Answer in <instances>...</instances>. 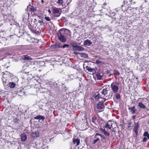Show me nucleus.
<instances>
[{"mask_svg":"<svg viewBox=\"0 0 149 149\" xmlns=\"http://www.w3.org/2000/svg\"><path fill=\"white\" fill-rule=\"evenodd\" d=\"M102 97L101 96V94L100 93H97V94H95V99L97 100L100 98L102 99Z\"/></svg>","mask_w":149,"mask_h":149,"instance_id":"obj_19","label":"nucleus"},{"mask_svg":"<svg viewBox=\"0 0 149 149\" xmlns=\"http://www.w3.org/2000/svg\"><path fill=\"white\" fill-rule=\"evenodd\" d=\"M21 140L22 141H25L27 138L26 136L24 134H22L21 135Z\"/></svg>","mask_w":149,"mask_h":149,"instance_id":"obj_18","label":"nucleus"},{"mask_svg":"<svg viewBox=\"0 0 149 149\" xmlns=\"http://www.w3.org/2000/svg\"><path fill=\"white\" fill-rule=\"evenodd\" d=\"M29 15L27 13H25L23 18V20L24 22H26L29 19Z\"/></svg>","mask_w":149,"mask_h":149,"instance_id":"obj_17","label":"nucleus"},{"mask_svg":"<svg viewBox=\"0 0 149 149\" xmlns=\"http://www.w3.org/2000/svg\"><path fill=\"white\" fill-rule=\"evenodd\" d=\"M24 60H31L32 59L30 56L26 55L24 56Z\"/></svg>","mask_w":149,"mask_h":149,"instance_id":"obj_23","label":"nucleus"},{"mask_svg":"<svg viewBox=\"0 0 149 149\" xmlns=\"http://www.w3.org/2000/svg\"><path fill=\"white\" fill-rule=\"evenodd\" d=\"M135 126L134 129V131L136 133V134L138 133V130L139 125L138 123H135Z\"/></svg>","mask_w":149,"mask_h":149,"instance_id":"obj_14","label":"nucleus"},{"mask_svg":"<svg viewBox=\"0 0 149 149\" xmlns=\"http://www.w3.org/2000/svg\"><path fill=\"white\" fill-rule=\"evenodd\" d=\"M107 91V89H104L100 93L101 94V96L104 100V102L105 101V100H107L111 98L113 94L112 93H111V94H109V95H108Z\"/></svg>","mask_w":149,"mask_h":149,"instance_id":"obj_2","label":"nucleus"},{"mask_svg":"<svg viewBox=\"0 0 149 149\" xmlns=\"http://www.w3.org/2000/svg\"><path fill=\"white\" fill-rule=\"evenodd\" d=\"M66 77L67 79L68 80H70L71 79L70 76V75H67L66 76Z\"/></svg>","mask_w":149,"mask_h":149,"instance_id":"obj_36","label":"nucleus"},{"mask_svg":"<svg viewBox=\"0 0 149 149\" xmlns=\"http://www.w3.org/2000/svg\"><path fill=\"white\" fill-rule=\"evenodd\" d=\"M115 96L117 99H120V95L118 93H116L115 95Z\"/></svg>","mask_w":149,"mask_h":149,"instance_id":"obj_29","label":"nucleus"},{"mask_svg":"<svg viewBox=\"0 0 149 149\" xmlns=\"http://www.w3.org/2000/svg\"><path fill=\"white\" fill-rule=\"evenodd\" d=\"M101 137H102L104 139H106L105 137L104 136L102 135H101Z\"/></svg>","mask_w":149,"mask_h":149,"instance_id":"obj_41","label":"nucleus"},{"mask_svg":"<svg viewBox=\"0 0 149 149\" xmlns=\"http://www.w3.org/2000/svg\"><path fill=\"white\" fill-rule=\"evenodd\" d=\"M114 74L115 75H118L120 74V73L118 71L115 70L114 71Z\"/></svg>","mask_w":149,"mask_h":149,"instance_id":"obj_27","label":"nucleus"},{"mask_svg":"<svg viewBox=\"0 0 149 149\" xmlns=\"http://www.w3.org/2000/svg\"><path fill=\"white\" fill-rule=\"evenodd\" d=\"M79 54L81 57H84L85 58H86L88 56V54L85 53H80Z\"/></svg>","mask_w":149,"mask_h":149,"instance_id":"obj_22","label":"nucleus"},{"mask_svg":"<svg viewBox=\"0 0 149 149\" xmlns=\"http://www.w3.org/2000/svg\"><path fill=\"white\" fill-rule=\"evenodd\" d=\"M15 86V84L13 82H10L8 84V86L10 87L11 88H14Z\"/></svg>","mask_w":149,"mask_h":149,"instance_id":"obj_21","label":"nucleus"},{"mask_svg":"<svg viewBox=\"0 0 149 149\" xmlns=\"http://www.w3.org/2000/svg\"><path fill=\"white\" fill-rule=\"evenodd\" d=\"M72 46L73 47L74 49L78 51H84V48L83 47L78 45H72Z\"/></svg>","mask_w":149,"mask_h":149,"instance_id":"obj_10","label":"nucleus"},{"mask_svg":"<svg viewBox=\"0 0 149 149\" xmlns=\"http://www.w3.org/2000/svg\"><path fill=\"white\" fill-rule=\"evenodd\" d=\"M74 54H75V55H77V54H79L80 53H77V52H74Z\"/></svg>","mask_w":149,"mask_h":149,"instance_id":"obj_43","label":"nucleus"},{"mask_svg":"<svg viewBox=\"0 0 149 149\" xmlns=\"http://www.w3.org/2000/svg\"><path fill=\"white\" fill-rule=\"evenodd\" d=\"M69 46V45L68 44H65L63 45L62 46V48H63L67 47V48H68Z\"/></svg>","mask_w":149,"mask_h":149,"instance_id":"obj_31","label":"nucleus"},{"mask_svg":"<svg viewBox=\"0 0 149 149\" xmlns=\"http://www.w3.org/2000/svg\"><path fill=\"white\" fill-rule=\"evenodd\" d=\"M116 124L115 122H112L111 121H108L105 126L106 128H109L111 129V128L114 129L116 127Z\"/></svg>","mask_w":149,"mask_h":149,"instance_id":"obj_3","label":"nucleus"},{"mask_svg":"<svg viewBox=\"0 0 149 149\" xmlns=\"http://www.w3.org/2000/svg\"><path fill=\"white\" fill-rule=\"evenodd\" d=\"M100 130L101 132H102L103 133H104L105 131V129H103L102 128H100Z\"/></svg>","mask_w":149,"mask_h":149,"instance_id":"obj_35","label":"nucleus"},{"mask_svg":"<svg viewBox=\"0 0 149 149\" xmlns=\"http://www.w3.org/2000/svg\"><path fill=\"white\" fill-rule=\"evenodd\" d=\"M119 84L117 82L113 83L111 85L112 90L114 93H116L118 90Z\"/></svg>","mask_w":149,"mask_h":149,"instance_id":"obj_4","label":"nucleus"},{"mask_svg":"<svg viewBox=\"0 0 149 149\" xmlns=\"http://www.w3.org/2000/svg\"><path fill=\"white\" fill-rule=\"evenodd\" d=\"M138 106L140 107V108H145V106L142 103H139L138 105Z\"/></svg>","mask_w":149,"mask_h":149,"instance_id":"obj_26","label":"nucleus"},{"mask_svg":"<svg viewBox=\"0 0 149 149\" xmlns=\"http://www.w3.org/2000/svg\"><path fill=\"white\" fill-rule=\"evenodd\" d=\"M104 134L105 135L107 136H109L110 134L109 133V132H106V131H105Z\"/></svg>","mask_w":149,"mask_h":149,"instance_id":"obj_34","label":"nucleus"},{"mask_svg":"<svg viewBox=\"0 0 149 149\" xmlns=\"http://www.w3.org/2000/svg\"><path fill=\"white\" fill-rule=\"evenodd\" d=\"M45 19L47 21H50L51 20V19L48 16L45 17Z\"/></svg>","mask_w":149,"mask_h":149,"instance_id":"obj_30","label":"nucleus"},{"mask_svg":"<svg viewBox=\"0 0 149 149\" xmlns=\"http://www.w3.org/2000/svg\"><path fill=\"white\" fill-rule=\"evenodd\" d=\"M128 125H131V123H130H130H128Z\"/></svg>","mask_w":149,"mask_h":149,"instance_id":"obj_47","label":"nucleus"},{"mask_svg":"<svg viewBox=\"0 0 149 149\" xmlns=\"http://www.w3.org/2000/svg\"><path fill=\"white\" fill-rule=\"evenodd\" d=\"M68 0H58L57 3L59 6L62 5L63 6H65L66 4H68L67 3Z\"/></svg>","mask_w":149,"mask_h":149,"instance_id":"obj_8","label":"nucleus"},{"mask_svg":"<svg viewBox=\"0 0 149 149\" xmlns=\"http://www.w3.org/2000/svg\"><path fill=\"white\" fill-rule=\"evenodd\" d=\"M7 75L6 74H4L3 75V77L2 78V81L4 85H7V83H8V81L7 79Z\"/></svg>","mask_w":149,"mask_h":149,"instance_id":"obj_7","label":"nucleus"},{"mask_svg":"<svg viewBox=\"0 0 149 149\" xmlns=\"http://www.w3.org/2000/svg\"><path fill=\"white\" fill-rule=\"evenodd\" d=\"M99 140V138H97L96 139L94 140L93 143V144H95L97 141Z\"/></svg>","mask_w":149,"mask_h":149,"instance_id":"obj_32","label":"nucleus"},{"mask_svg":"<svg viewBox=\"0 0 149 149\" xmlns=\"http://www.w3.org/2000/svg\"><path fill=\"white\" fill-rule=\"evenodd\" d=\"M98 135L100 136H101V135H101L98 133H96L95 136V138H97V137H96V136H98Z\"/></svg>","mask_w":149,"mask_h":149,"instance_id":"obj_38","label":"nucleus"},{"mask_svg":"<svg viewBox=\"0 0 149 149\" xmlns=\"http://www.w3.org/2000/svg\"><path fill=\"white\" fill-rule=\"evenodd\" d=\"M148 106H149V104H148Z\"/></svg>","mask_w":149,"mask_h":149,"instance_id":"obj_51","label":"nucleus"},{"mask_svg":"<svg viewBox=\"0 0 149 149\" xmlns=\"http://www.w3.org/2000/svg\"><path fill=\"white\" fill-rule=\"evenodd\" d=\"M143 136H144L147 137L149 139V134L147 132H145Z\"/></svg>","mask_w":149,"mask_h":149,"instance_id":"obj_25","label":"nucleus"},{"mask_svg":"<svg viewBox=\"0 0 149 149\" xmlns=\"http://www.w3.org/2000/svg\"><path fill=\"white\" fill-rule=\"evenodd\" d=\"M34 118L35 119H38L39 120H44L45 119V117L44 116L40 115H38L35 117Z\"/></svg>","mask_w":149,"mask_h":149,"instance_id":"obj_20","label":"nucleus"},{"mask_svg":"<svg viewBox=\"0 0 149 149\" xmlns=\"http://www.w3.org/2000/svg\"><path fill=\"white\" fill-rule=\"evenodd\" d=\"M37 40H36L34 38H31V40H30V42L31 43L36 42H37Z\"/></svg>","mask_w":149,"mask_h":149,"instance_id":"obj_24","label":"nucleus"},{"mask_svg":"<svg viewBox=\"0 0 149 149\" xmlns=\"http://www.w3.org/2000/svg\"><path fill=\"white\" fill-rule=\"evenodd\" d=\"M63 34H61L60 31H59L58 38L62 42H64L66 41V38Z\"/></svg>","mask_w":149,"mask_h":149,"instance_id":"obj_6","label":"nucleus"},{"mask_svg":"<svg viewBox=\"0 0 149 149\" xmlns=\"http://www.w3.org/2000/svg\"><path fill=\"white\" fill-rule=\"evenodd\" d=\"M97 76L98 79H101L103 78L102 76L100 75V74H97Z\"/></svg>","mask_w":149,"mask_h":149,"instance_id":"obj_28","label":"nucleus"},{"mask_svg":"<svg viewBox=\"0 0 149 149\" xmlns=\"http://www.w3.org/2000/svg\"><path fill=\"white\" fill-rule=\"evenodd\" d=\"M129 110H130V112L132 114H134L136 113V109L135 107L134 106L132 107H129L128 108Z\"/></svg>","mask_w":149,"mask_h":149,"instance_id":"obj_13","label":"nucleus"},{"mask_svg":"<svg viewBox=\"0 0 149 149\" xmlns=\"http://www.w3.org/2000/svg\"><path fill=\"white\" fill-rule=\"evenodd\" d=\"M147 139L146 137H144L143 139V141L144 142H146L147 141Z\"/></svg>","mask_w":149,"mask_h":149,"instance_id":"obj_39","label":"nucleus"},{"mask_svg":"<svg viewBox=\"0 0 149 149\" xmlns=\"http://www.w3.org/2000/svg\"><path fill=\"white\" fill-rule=\"evenodd\" d=\"M86 69L87 70H88L90 72H92V69L91 68H89L88 67H86Z\"/></svg>","mask_w":149,"mask_h":149,"instance_id":"obj_37","label":"nucleus"},{"mask_svg":"<svg viewBox=\"0 0 149 149\" xmlns=\"http://www.w3.org/2000/svg\"><path fill=\"white\" fill-rule=\"evenodd\" d=\"M135 116H132V119H135Z\"/></svg>","mask_w":149,"mask_h":149,"instance_id":"obj_45","label":"nucleus"},{"mask_svg":"<svg viewBox=\"0 0 149 149\" xmlns=\"http://www.w3.org/2000/svg\"><path fill=\"white\" fill-rule=\"evenodd\" d=\"M92 121L93 123H94L95 122V119L93 117L92 118Z\"/></svg>","mask_w":149,"mask_h":149,"instance_id":"obj_40","label":"nucleus"},{"mask_svg":"<svg viewBox=\"0 0 149 149\" xmlns=\"http://www.w3.org/2000/svg\"><path fill=\"white\" fill-rule=\"evenodd\" d=\"M133 3H134V4H135V2H134Z\"/></svg>","mask_w":149,"mask_h":149,"instance_id":"obj_48","label":"nucleus"},{"mask_svg":"<svg viewBox=\"0 0 149 149\" xmlns=\"http://www.w3.org/2000/svg\"><path fill=\"white\" fill-rule=\"evenodd\" d=\"M92 42L91 40L87 39L84 42V45L85 46H89L92 44Z\"/></svg>","mask_w":149,"mask_h":149,"instance_id":"obj_12","label":"nucleus"},{"mask_svg":"<svg viewBox=\"0 0 149 149\" xmlns=\"http://www.w3.org/2000/svg\"><path fill=\"white\" fill-rule=\"evenodd\" d=\"M48 12L49 13H51V10L50 9H48Z\"/></svg>","mask_w":149,"mask_h":149,"instance_id":"obj_44","label":"nucleus"},{"mask_svg":"<svg viewBox=\"0 0 149 149\" xmlns=\"http://www.w3.org/2000/svg\"><path fill=\"white\" fill-rule=\"evenodd\" d=\"M29 28L33 31H37L38 29H39L38 25L40 24V22H37V20L36 19L34 21H31V22H29Z\"/></svg>","mask_w":149,"mask_h":149,"instance_id":"obj_1","label":"nucleus"},{"mask_svg":"<svg viewBox=\"0 0 149 149\" xmlns=\"http://www.w3.org/2000/svg\"><path fill=\"white\" fill-rule=\"evenodd\" d=\"M44 2V1L43 0H41V3H42Z\"/></svg>","mask_w":149,"mask_h":149,"instance_id":"obj_46","label":"nucleus"},{"mask_svg":"<svg viewBox=\"0 0 149 149\" xmlns=\"http://www.w3.org/2000/svg\"><path fill=\"white\" fill-rule=\"evenodd\" d=\"M53 84H54V82H53Z\"/></svg>","mask_w":149,"mask_h":149,"instance_id":"obj_50","label":"nucleus"},{"mask_svg":"<svg viewBox=\"0 0 149 149\" xmlns=\"http://www.w3.org/2000/svg\"><path fill=\"white\" fill-rule=\"evenodd\" d=\"M59 31H60L61 34H70V31L66 29H60Z\"/></svg>","mask_w":149,"mask_h":149,"instance_id":"obj_9","label":"nucleus"},{"mask_svg":"<svg viewBox=\"0 0 149 149\" xmlns=\"http://www.w3.org/2000/svg\"><path fill=\"white\" fill-rule=\"evenodd\" d=\"M62 46H61L60 44L58 43L56 44V47H57L58 48H62Z\"/></svg>","mask_w":149,"mask_h":149,"instance_id":"obj_33","label":"nucleus"},{"mask_svg":"<svg viewBox=\"0 0 149 149\" xmlns=\"http://www.w3.org/2000/svg\"><path fill=\"white\" fill-rule=\"evenodd\" d=\"M39 135V133L38 131H36L34 132H32L31 134V136L33 137H38Z\"/></svg>","mask_w":149,"mask_h":149,"instance_id":"obj_15","label":"nucleus"},{"mask_svg":"<svg viewBox=\"0 0 149 149\" xmlns=\"http://www.w3.org/2000/svg\"><path fill=\"white\" fill-rule=\"evenodd\" d=\"M2 59V58H0V60L1 59Z\"/></svg>","mask_w":149,"mask_h":149,"instance_id":"obj_49","label":"nucleus"},{"mask_svg":"<svg viewBox=\"0 0 149 149\" xmlns=\"http://www.w3.org/2000/svg\"><path fill=\"white\" fill-rule=\"evenodd\" d=\"M104 105L102 102H100L97 105V109L99 112L102 111L103 110Z\"/></svg>","mask_w":149,"mask_h":149,"instance_id":"obj_5","label":"nucleus"},{"mask_svg":"<svg viewBox=\"0 0 149 149\" xmlns=\"http://www.w3.org/2000/svg\"><path fill=\"white\" fill-rule=\"evenodd\" d=\"M96 62L97 63H98V64L99 63H100V62L98 60H97L96 61Z\"/></svg>","mask_w":149,"mask_h":149,"instance_id":"obj_42","label":"nucleus"},{"mask_svg":"<svg viewBox=\"0 0 149 149\" xmlns=\"http://www.w3.org/2000/svg\"><path fill=\"white\" fill-rule=\"evenodd\" d=\"M52 12L56 16H59L60 15L59 9L57 8H54L53 9Z\"/></svg>","mask_w":149,"mask_h":149,"instance_id":"obj_11","label":"nucleus"},{"mask_svg":"<svg viewBox=\"0 0 149 149\" xmlns=\"http://www.w3.org/2000/svg\"><path fill=\"white\" fill-rule=\"evenodd\" d=\"M73 142L75 146H78L80 143V141L78 139H73Z\"/></svg>","mask_w":149,"mask_h":149,"instance_id":"obj_16","label":"nucleus"}]
</instances>
